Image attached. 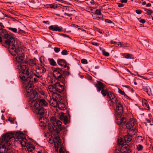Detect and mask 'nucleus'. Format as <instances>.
<instances>
[{
  "label": "nucleus",
  "mask_w": 153,
  "mask_h": 153,
  "mask_svg": "<svg viewBox=\"0 0 153 153\" xmlns=\"http://www.w3.org/2000/svg\"><path fill=\"white\" fill-rule=\"evenodd\" d=\"M92 45H95V46H98V44L97 43V42H92Z\"/></svg>",
  "instance_id": "obj_62"
},
{
  "label": "nucleus",
  "mask_w": 153,
  "mask_h": 153,
  "mask_svg": "<svg viewBox=\"0 0 153 153\" xmlns=\"http://www.w3.org/2000/svg\"><path fill=\"white\" fill-rule=\"evenodd\" d=\"M49 29L53 31L61 32L62 30V28L57 26L51 25L49 27Z\"/></svg>",
  "instance_id": "obj_17"
},
{
  "label": "nucleus",
  "mask_w": 153,
  "mask_h": 153,
  "mask_svg": "<svg viewBox=\"0 0 153 153\" xmlns=\"http://www.w3.org/2000/svg\"><path fill=\"white\" fill-rule=\"evenodd\" d=\"M60 50V48L57 47H55L54 48V51L56 53H58Z\"/></svg>",
  "instance_id": "obj_45"
},
{
  "label": "nucleus",
  "mask_w": 153,
  "mask_h": 153,
  "mask_svg": "<svg viewBox=\"0 0 153 153\" xmlns=\"http://www.w3.org/2000/svg\"><path fill=\"white\" fill-rule=\"evenodd\" d=\"M132 136L129 134L125 135L124 137V140L126 142L128 143L132 140Z\"/></svg>",
  "instance_id": "obj_26"
},
{
  "label": "nucleus",
  "mask_w": 153,
  "mask_h": 153,
  "mask_svg": "<svg viewBox=\"0 0 153 153\" xmlns=\"http://www.w3.org/2000/svg\"><path fill=\"white\" fill-rule=\"evenodd\" d=\"M53 76L58 80H60L62 77V74L65 76L68 74L66 71H63L60 68H57L53 70Z\"/></svg>",
  "instance_id": "obj_7"
},
{
  "label": "nucleus",
  "mask_w": 153,
  "mask_h": 153,
  "mask_svg": "<svg viewBox=\"0 0 153 153\" xmlns=\"http://www.w3.org/2000/svg\"><path fill=\"white\" fill-rule=\"evenodd\" d=\"M62 11L65 16L71 17L72 16L73 11H74V10L70 7L65 6L62 8Z\"/></svg>",
  "instance_id": "obj_9"
},
{
  "label": "nucleus",
  "mask_w": 153,
  "mask_h": 153,
  "mask_svg": "<svg viewBox=\"0 0 153 153\" xmlns=\"http://www.w3.org/2000/svg\"><path fill=\"white\" fill-rule=\"evenodd\" d=\"M95 86L97 88V91H100L101 90L104 88L105 85L102 82L97 81L95 84Z\"/></svg>",
  "instance_id": "obj_15"
},
{
  "label": "nucleus",
  "mask_w": 153,
  "mask_h": 153,
  "mask_svg": "<svg viewBox=\"0 0 153 153\" xmlns=\"http://www.w3.org/2000/svg\"><path fill=\"white\" fill-rule=\"evenodd\" d=\"M60 1L62 3H64L66 4H68V2L67 1H64L62 0H60Z\"/></svg>",
  "instance_id": "obj_55"
},
{
  "label": "nucleus",
  "mask_w": 153,
  "mask_h": 153,
  "mask_svg": "<svg viewBox=\"0 0 153 153\" xmlns=\"http://www.w3.org/2000/svg\"><path fill=\"white\" fill-rule=\"evenodd\" d=\"M18 54L16 55V65L19 64L21 62H23L24 59V54L23 51H19Z\"/></svg>",
  "instance_id": "obj_10"
},
{
  "label": "nucleus",
  "mask_w": 153,
  "mask_h": 153,
  "mask_svg": "<svg viewBox=\"0 0 153 153\" xmlns=\"http://www.w3.org/2000/svg\"><path fill=\"white\" fill-rule=\"evenodd\" d=\"M45 69L42 67H39L36 69V73H39L43 75V73L46 71Z\"/></svg>",
  "instance_id": "obj_20"
},
{
  "label": "nucleus",
  "mask_w": 153,
  "mask_h": 153,
  "mask_svg": "<svg viewBox=\"0 0 153 153\" xmlns=\"http://www.w3.org/2000/svg\"><path fill=\"white\" fill-rule=\"evenodd\" d=\"M0 35L7 39L5 40V43L6 41H10L11 39H13L11 36L7 34L6 31L4 29L0 30Z\"/></svg>",
  "instance_id": "obj_11"
},
{
  "label": "nucleus",
  "mask_w": 153,
  "mask_h": 153,
  "mask_svg": "<svg viewBox=\"0 0 153 153\" xmlns=\"http://www.w3.org/2000/svg\"><path fill=\"white\" fill-rule=\"evenodd\" d=\"M50 7L51 8H55L56 7L55 4H51L49 5Z\"/></svg>",
  "instance_id": "obj_51"
},
{
  "label": "nucleus",
  "mask_w": 153,
  "mask_h": 153,
  "mask_svg": "<svg viewBox=\"0 0 153 153\" xmlns=\"http://www.w3.org/2000/svg\"><path fill=\"white\" fill-rule=\"evenodd\" d=\"M43 22L44 23L48 25L49 24V22L48 21H43Z\"/></svg>",
  "instance_id": "obj_61"
},
{
  "label": "nucleus",
  "mask_w": 153,
  "mask_h": 153,
  "mask_svg": "<svg viewBox=\"0 0 153 153\" xmlns=\"http://www.w3.org/2000/svg\"><path fill=\"white\" fill-rule=\"evenodd\" d=\"M95 13V14L98 15H101V13L100 10L98 9H97L96 10Z\"/></svg>",
  "instance_id": "obj_42"
},
{
  "label": "nucleus",
  "mask_w": 153,
  "mask_h": 153,
  "mask_svg": "<svg viewBox=\"0 0 153 153\" xmlns=\"http://www.w3.org/2000/svg\"><path fill=\"white\" fill-rule=\"evenodd\" d=\"M8 28L9 30L12 31L13 32L16 33L17 31V29L16 28L9 27H8Z\"/></svg>",
  "instance_id": "obj_41"
},
{
  "label": "nucleus",
  "mask_w": 153,
  "mask_h": 153,
  "mask_svg": "<svg viewBox=\"0 0 153 153\" xmlns=\"http://www.w3.org/2000/svg\"><path fill=\"white\" fill-rule=\"evenodd\" d=\"M62 54L63 55H67L68 54V53H67V51L66 50H63L62 52Z\"/></svg>",
  "instance_id": "obj_44"
},
{
  "label": "nucleus",
  "mask_w": 153,
  "mask_h": 153,
  "mask_svg": "<svg viewBox=\"0 0 153 153\" xmlns=\"http://www.w3.org/2000/svg\"><path fill=\"white\" fill-rule=\"evenodd\" d=\"M102 53L105 56H109V53L106 51L105 50H103L102 51Z\"/></svg>",
  "instance_id": "obj_40"
},
{
  "label": "nucleus",
  "mask_w": 153,
  "mask_h": 153,
  "mask_svg": "<svg viewBox=\"0 0 153 153\" xmlns=\"http://www.w3.org/2000/svg\"><path fill=\"white\" fill-rule=\"evenodd\" d=\"M128 134L132 136V135H134L137 132V130L136 128H128Z\"/></svg>",
  "instance_id": "obj_19"
},
{
  "label": "nucleus",
  "mask_w": 153,
  "mask_h": 153,
  "mask_svg": "<svg viewBox=\"0 0 153 153\" xmlns=\"http://www.w3.org/2000/svg\"><path fill=\"white\" fill-rule=\"evenodd\" d=\"M81 62L82 64H85L87 63V61L85 59H82L81 60Z\"/></svg>",
  "instance_id": "obj_47"
},
{
  "label": "nucleus",
  "mask_w": 153,
  "mask_h": 153,
  "mask_svg": "<svg viewBox=\"0 0 153 153\" xmlns=\"http://www.w3.org/2000/svg\"><path fill=\"white\" fill-rule=\"evenodd\" d=\"M57 101L53 98L51 99L50 100V103L51 105L54 107H57L58 104Z\"/></svg>",
  "instance_id": "obj_21"
},
{
  "label": "nucleus",
  "mask_w": 153,
  "mask_h": 153,
  "mask_svg": "<svg viewBox=\"0 0 153 153\" xmlns=\"http://www.w3.org/2000/svg\"><path fill=\"white\" fill-rule=\"evenodd\" d=\"M39 79H38V78H36H36L35 77L34 78V79H33L34 81L35 82H37L39 80Z\"/></svg>",
  "instance_id": "obj_58"
},
{
  "label": "nucleus",
  "mask_w": 153,
  "mask_h": 153,
  "mask_svg": "<svg viewBox=\"0 0 153 153\" xmlns=\"http://www.w3.org/2000/svg\"><path fill=\"white\" fill-rule=\"evenodd\" d=\"M135 121L134 119H131L128 121L126 124V126L127 128H136L135 125Z\"/></svg>",
  "instance_id": "obj_14"
},
{
  "label": "nucleus",
  "mask_w": 153,
  "mask_h": 153,
  "mask_svg": "<svg viewBox=\"0 0 153 153\" xmlns=\"http://www.w3.org/2000/svg\"><path fill=\"white\" fill-rule=\"evenodd\" d=\"M120 2L122 3H126L127 2V0H120Z\"/></svg>",
  "instance_id": "obj_57"
},
{
  "label": "nucleus",
  "mask_w": 153,
  "mask_h": 153,
  "mask_svg": "<svg viewBox=\"0 0 153 153\" xmlns=\"http://www.w3.org/2000/svg\"><path fill=\"white\" fill-rule=\"evenodd\" d=\"M59 147L60 148L59 149V153H65V149L61 144V146Z\"/></svg>",
  "instance_id": "obj_34"
},
{
  "label": "nucleus",
  "mask_w": 153,
  "mask_h": 153,
  "mask_svg": "<svg viewBox=\"0 0 153 153\" xmlns=\"http://www.w3.org/2000/svg\"><path fill=\"white\" fill-rule=\"evenodd\" d=\"M8 120L9 121L12 123H13L14 121V119H13L12 118H9Z\"/></svg>",
  "instance_id": "obj_56"
},
{
  "label": "nucleus",
  "mask_w": 153,
  "mask_h": 153,
  "mask_svg": "<svg viewBox=\"0 0 153 153\" xmlns=\"http://www.w3.org/2000/svg\"><path fill=\"white\" fill-rule=\"evenodd\" d=\"M105 22L108 23H110V24H112L113 25H114V23L113 22H112L110 20L108 19H106L105 20Z\"/></svg>",
  "instance_id": "obj_48"
},
{
  "label": "nucleus",
  "mask_w": 153,
  "mask_h": 153,
  "mask_svg": "<svg viewBox=\"0 0 153 153\" xmlns=\"http://www.w3.org/2000/svg\"><path fill=\"white\" fill-rule=\"evenodd\" d=\"M19 70H21L22 74L19 76L23 84V86L25 88L26 91H27V96H28L29 91H30L33 87V82L30 80L31 77L29 72V68L28 67L27 62H21L19 64L17 65Z\"/></svg>",
  "instance_id": "obj_2"
},
{
  "label": "nucleus",
  "mask_w": 153,
  "mask_h": 153,
  "mask_svg": "<svg viewBox=\"0 0 153 153\" xmlns=\"http://www.w3.org/2000/svg\"><path fill=\"white\" fill-rule=\"evenodd\" d=\"M143 139L144 138L143 137L139 136L137 137V140L138 142L140 143L142 142Z\"/></svg>",
  "instance_id": "obj_35"
},
{
  "label": "nucleus",
  "mask_w": 153,
  "mask_h": 153,
  "mask_svg": "<svg viewBox=\"0 0 153 153\" xmlns=\"http://www.w3.org/2000/svg\"><path fill=\"white\" fill-rule=\"evenodd\" d=\"M14 135L12 133H8L4 135L3 139L0 140V143L2 146L5 144L7 146H10L12 143L10 139L13 138Z\"/></svg>",
  "instance_id": "obj_6"
},
{
  "label": "nucleus",
  "mask_w": 153,
  "mask_h": 153,
  "mask_svg": "<svg viewBox=\"0 0 153 153\" xmlns=\"http://www.w3.org/2000/svg\"><path fill=\"white\" fill-rule=\"evenodd\" d=\"M118 92L120 94L122 95H123L124 94H125L124 92L122 90L120 89H118Z\"/></svg>",
  "instance_id": "obj_50"
},
{
  "label": "nucleus",
  "mask_w": 153,
  "mask_h": 153,
  "mask_svg": "<svg viewBox=\"0 0 153 153\" xmlns=\"http://www.w3.org/2000/svg\"><path fill=\"white\" fill-rule=\"evenodd\" d=\"M64 120L65 124H66L67 123L68 120H67V118L66 117H65L64 118Z\"/></svg>",
  "instance_id": "obj_54"
},
{
  "label": "nucleus",
  "mask_w": 153,
  "mask_h": 153,
  "mask_svg": "<svg viewBox=\"0 0 153 153\" xmlns=\"http://www.w3.org/2000/svg\"><path fill=\"white\" fill-rule=\"evenodd\" d=\"M143 89L144 91H146L148 90H150V87L149 86L144 87Z\"/></svg>",
  "instance_id": "obj_49"
},
{
  "label": "nucleus",
  "mask_w": 153,
  "mask_h": 153,
  "mask_svg": "<svg viewBox=\"0 0 153 153\" xmlns=\"http://www.w3.org/2000/svg\"><path fill=\"white\" fill-rule=\"evenodd\" d=\"M34 147L33 146H29L27 147V150L29 152H31L34 149Z\"/></svg>",
  "instance_id": "obj_37"
},
{
  "label": "nucleus",
  "mask_w": 153,
  "mask_h": 153,
  "mask_svg": "<svg viewBox=\"0 0 153 153\" xmlns=\"http://www.w3.org/2000/svg\"><path fill=\"white\" fill-rule=\"evenodd\" d=\"M143 106L146 107L147 108V109H149V105L148 103V102L146 100H144V101H143Z\"/></svg>",
  "instance_id": "obj_33"
},
{
  "label": "nucleus",
  "mask_w": 153,
  "mask_h": 153,
  "mask_svg": "<svg viewBox=\"0 0 153 153\" xmlns=\"http://www.w3.org/2000/svg\"><path fill=\"white\" fill-rule=\"evenodd\" d=\"M126 120L125 118L122 117L119 119L117 120V123L118 125H120L125 123L126 122Z\"/></svg>",
  "instance_id": "obj_28"
},
{
  "label": "nucleus",
  "mask_w": 153,
  "mask_h": 153,
  "mask_svg": "<svg viewBox=\"0 0 153 153\" xmlns=\"http://www.w3.org/2000/svg\"><path fill=\"white\" fill-rule=\"evenodd\" d=\"M100 91H101V93L103 96L105 97L107 96V100L108 101V99L107 98V95L109 92H111L110 91L108 92L107 89H103L101 90Z\"/></svg>",
  "instance_id": "obj_27"
},
{
  "label": "nucleus",
  "mask_w": 153,
  "mask_h": 153,
  "mask_svg": "<svg viewBox=\"0 0 153 153\" xmlns=\"http://www.w3.org/2000/svg\"><path fill=\"white\" fill-rule=\"evenodd\" d=\"M88 10L87 11L89 12H91L93 10V9L91 7H90L88 9Z\"/></svg>",
  "instance_id": "obj_60"
},
{
  "label": "nucleus",
  "mask_w": 153,
  "mask_h": 153,
  "mask_svg": "<svg viewBox=\"0 0 153 153\" xmlns=\"http://www.w3.org/2000/svg\"><path fill=\"white\" fill-rule=\"evenodd\" d=\"M135 11L138 14H140L142 13V11L140 10H136Z\"/></svg>",
  "instance_id": "obj_53"
},
{
  "label": "nucleus",
  "mask_w": 153,
  "mask_h": 153,
  "mask_svg": "<svg viewBox=\"0 0 153 153\" xmlns=\"http://www.w3.org/2000/svg\"><path fill=\"white\" fill-rule=\"evenodd\" d=\"M55 138L56 141L54 143V146L56 151H57L59 147H60L61 146V140L59 137L58 135L56 136L55 137Z\"/></svg>",
  "instance_id": "obj_12"
},
{
  "label": "nucleus",
  "mask_w": 153,
  "mask_h": 153,
  "mask_svg": "<svg viewBox=\"0 0 153 153\" xmlns=\"http://www.w3.org/2000/svg\"><path fill=\"white\" fill-rule=\"evenodd\" d=\"M96 19L99 20H102V17H98L96 18Z\"/></svg>",
  "instance_id": "obj_64"
},
{
  "label": "nucleus",
  "mask_w": 153,
  "mask_h": 153,
  "mask_svg": "<svg viewBox=\"0 0 153 153\" xmlns=\"http://www.w3.org/2000/svg\"><path fill=\"white\" fill-rule=\"evenodd\" d=\"M58 64L61 66H63L64 68L67 67V64L66 61L62 59H58L57 61Z\"/></svg>",
  "instance_id": "obj_18"
},
{
  "label": "nucleus",
  "mask_w": 153,
  "mask_h": 153,
  "mask_svg": "<svg viewBox=\"0 0 153 153\" xmlns=\"http://www.w3.org/2000/svg\"><path fill=\"white\" fill-rule=\"evenodd\" d=\"M56 92L61 93L64 90V87L63 85H61L59 82H57L55 83Z\"/></svg>",
  "instance_id": "obj_13"
},
{
  "label": "nucleus",
  "mask_w": 153,
  "mask_h": 153,
  "mask_svg": "<svg viewBox=\"0 0 153 153\" xmlns=\"http://www.w3.org/2000/svg\"><path fill=\"white\" fill-rule=\"evenodd\" d=\"M48 60L50 64L51 65L54 66L56 65V63L53 59H49Z\"/></svg>",
  "instance_id": "obj_30"
},
{
  "label": "nucleus",
  "mask_w": 153,
  "mask_h": 153,
  "mask_svg": "<svg viewBox=\"0 0 153 153\" xmlns=\"http://www.w3.org/2000/svg\"><path fill=\"white\" fill-rule=\"evenodd\" d=\"M22 133L20 131H19L16 133V136L22 146L25 147L27 144V141L26 139L22 136Z\"/></svg>",
  "instance_id": "obj_8"
},
{
  "label": "nucleus",
  "mask_w": 153,
  "mask_h": 153,
  "mask_svg": "<svg viewBox=\"0 0 153 153\" xmlns=\"http://www.w3.org/2000/svg\"><path fill=\"white\" fill-rule=\"evenodd\" d=\"M37 60L36 59H30L29 62V65L30 66H33L36 65Z\"/></svg>",
  "instance_id": "obj_29"
},
{
  "label": "nucleus",
  "mask_w": 153,
  "mask_h": 153,
  "mask_svg": "<svg viewBox=\"0 0 153 153\" xmlns=\"http://www.w3.org/2000/svg\"><path fill=\"white\" fill-rule=\"evenodd\" d=\"M39 120L41 123H44L45 122H46V118L45 117L42 116V117H40L39 118Z\"/></svg>",
  "instance_id": "obj_31"
},
{
  "label": "nucleus",
  "mask_w": 153,
  "mask_h": 153,
  "mask_svg": "<svg viewBox=\"0 0 153 153\" xmlns=\"http://www.w3.org/2000/svg\"><path fill=\"white\" fill-rule=\"evenodd\" d=\"M48 88L50 91L52 93V94L54 92H56L55 84H54L53 85H50L48 86Z\"/></svg>",
  "instance_id": "obj_25"
},
{
  "label": "nucleus",
  "mask_w": 153,
  "mask_h": 153,
  "mask_svg": "<svg viewBox=\"0 0 153 153\" xmlns=\"http://www.w3.org/2000/svg\"><path fill=\"white\" fill-rule=\"evenodd\" d=\"M149 96H152V93L151 90L150 88V90H148L146 91Z\"/></svg>",
  "instance_id": "obj_46"
},
{
  "label": "nucleus",
  "mask_w": 153,
  "mask_h": 153,
  "mask_svg": "<svg viewBox=\"0 0 153 153\" xmlns=\"http://www.w3.org/2000/svg\"><path fill=\"white\" fill-rule=\"evenodd\" d=\"M33 87L30 91H29L30 94L27 96V91H26L25 93L26 97L30 99L29 103L32 106H34L35 109V112L37 114L41 116L43 115L46 112V110L43 108V106L47 105L48 104L45 100L43 99H37V92L33 90Z\"/></svg>",
  "instance_id": "obj_1"
},
{
  "label": "nucleus",
  "mask_w": 153,
  "mask_h": 153,
  "mask_svg": "<svg viewBox=\"0 0 153 153\" xmlns=\"http://www.w3.org/2000/svg\"><path fill=\"white\" fill-rule=\"evenodd\" d=\"M118 6L120 7H123L124 5L123 4L120 3H118Z\"/></svg>",
  "instance_id": "obj_59"
},
{
  "label": "nucleus",
  "mask_w": 153,
  "mask_h": 153,
  "mask_svg": "<svg viewBox=\"0 0 153 153\" xmlns=\"http://www.w3.org/2000/svg\"><path fill=\"white\" fill-rule=\"evenodd\" d=\"M118 45H120V47H127V43H121V42H119L118 44Z\"/></svg>",
  "instance_id": "obj_39"
},
{
  "label": "nucleus",
  "mask_w": 153,
  "mask_h": 153,
  "mask_svg": "<svg viewBox=\"0 0 153 153\" xmlns=\"http://www.w3.org/2000/svg\"><path fill=\"white\" fill-rule=\"evenodd\" d=\"M51 95L52 96V98L58 101L62 99V96L61 95L58 94L56 92H54V93Z\"/></svg>",
  "instance_id": "obj_16"
},
{
  "label": "nucleus",
  "mask_w": 153,
  "mask_h": 153,
  "mask_svg": "<svg viewBox=\"0 0 153 153\" xmlns=\"http://www.w3.org/2000/svg\"><path fill=\"white\" fill-rule=\"evenodd\" d=\"M15 41L14 39H11L10 41L6 42V44L9 45L8 49L10 53L13 56H16L18 54L19 51H23L21 48H17L15 46Z\"/></svg>",
  "instance_id": "obj_5"
},
{
  "label": "nucleus",
  "mask_w": 153,
  "mask_h": 153,
  "mask_svg": "<svg viewBox=\"0 0 153 153\" xmlns=\"http://www.w3.org/2000/svg\"><path fill=\"white\" fill-rule=\"evenodd\" d=\"M110 43L111 44H117V43L116 42H114L113 41H110Z\"/></svg>",
  "instance_id": "obj_63"
},
{
  "label": "nucleus",
  "mask_w": 153,
  "mask_h": 153,
  "mask_svg": "<svg viewBox=\"0 0 153 153\" xmlns=\"http://www.w3.org/2000/svg\"><path fill=\"white\" fill-rule=\"evenodd\" d=\"M28 4L30 7L33 8H34L37 6V4L35 1L33 0L30 1Z\"/></svg>",
  "instance_id": "obj_24"
},
{
  "label": "nucleus",
  "mask_w": 153,
  "mask_h": 153,
  "mask_svg": "<svg viewBox=\"0 0 153 153\" xmlns=\"http://www.w3.org/2000/svg\"><path fill=\"white\" fill-rule=\"evenodd\" d=\"M123 141L122 139V138H120L118 139V144L119 145H121V146L120 147V149L122 146V145L123 144Z\"/></svg>",
  "instance_id": "obj_32"
},
{
  "label": "nucleus",
  "mask_w": 153,
  "mask_h": 153,
  "mask_svg": "<svg viewBox=\"0 0 153 153\" xmlns=\"http://www.w3.org/2000/svg\"><path fill=\"white\" fill-rule=\"evenodd\" d=\"M35 76H36V78H38L39 79H42V75L41 74L39 73H37L36 74H34Z\"/></svg>",
  "instance_id": "obj_38"
},
{
  "label": "nucleus",
  "mask_w": 153,
  "mask_h": 153,
  "mask_svg": "<svg viewBox=\"0 0 153 153\" xmlns=\"http://www.w3.org/2000/svg\"><path fill=\"white\" fill-rule=\"evenodd\" d=\"M146 12L148 14L150 15L152 12L151 10H146Z\"/></svg>",
  "instance_id": "obj_52"
},
{
  "label": "nucleus",
  "mask_w": 153,
  "mask_h": 153,
  "mask_svg": "<svg viewBox=\"0 0 153 153\" xmlns=\"http://www.w3.org/2000/svg\"><path fill=\"white\" fill-rule=\"evenodd\" d=\"M57 107H58L59 109L62 110H65L66 108L65 104L62 102H59L58 103Z\"/></svg>",
  "instance_id": "obj_23"
},
{
  "label": "nucleus",
  "mask_w": 153,
  "mask_h": 153,
  "mask_svg": "<svg viewBox=\"0 0 153 153\" xmlns=\"http://www.w3.org/2000/svg\"><path fill=\"white\" fill-rule=\"evenodd\" d=\"M137 19L139 22L142 23H144L146 22L145 20L143 19L138 18H137Z\"/></svg>",
  "instance_id": "obj_43"
},
{
  "label": "nucleus",
  "mask_w": 153,
  "mask_h": 153,
  "mask_svg": "<svg viewBox=\"0 0 153 153\" xmlns=\"http://www.w3.org/2000/svg\"><path fill=\"white\" fill-rule=\"evenodd\" d=\"M108 102L111 106L116 105V112L119 115H121L123 112V108L120 101L117 100L114 94L109 92L107 95Z\"/></svg>",
  "instance_id": "obj_3"
},
{
  "label": "nucleus",
  "mask_w": 153,
  "mask_h": 153,
  "mask_svg": "<svg viewBox=\"0 0 153 153\" xmlns=\"http://www.w3.org/2000/svg\"><path fill=\"white\" fill-rule=\"evenodd\" d=\"M51 121L52 124H49L48 126V128L50 131L51 132L54 131L57 134L59 133L62 130V122L53 117L51 118Z\"/></svg>",
  "instance_id": "obj_4"
},
{
  "label": "nucleus",
  "mask_w": 153,
  "mask_h": 153,
  "mask_svg": "<svg viewBox=\"0 0 153 153\" xmlns=\"http://www.w3.org/2000/svg\"><path fill=\"white\" fill-rule=\"evenodd\" d=\"M122 56L126 59H134V57L132 55L129 53H122Z\"/></svg>",
  "instance_id": "obj_22"
},
{
  "label": "nucleus",
  "mask_w": 153,
  "mask_h": 153,
  "mask_svg": "<svg viewBox=\"0 0 153 153\" xmlns=\"http://www.w3.org/2000/svg\"><path fill=\"white\" fill-rule=\"evenodd\" d=\"M143 146L141 144H139L137 146V149L138 151H141L143 149Z\"/></svg>",
  "instance_id": "obj_36"
}]
</instances>
